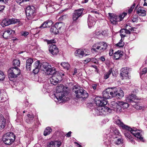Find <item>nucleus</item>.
<instances>
[{
	"instance_id": "nucleus-1",
	"label": "nucleus",
	"mask_w": 147,
	"mask_h": 147,
	"mask_svg": "<svg viewBox=\"0 0 147 147\" xmlns=\"http://www.w3.org/2000/svg\"><path fill=\"white\" fill-rule=\"evenodd\" d=\"M34 69L33 72L34 74H37L40 69L48 75L52 74L53 69L51 65L47 62H43L42 63L40 61H36L34 65Z\"/></svg>"
},
{
	"instance_id": "nucleus-2",
	"label": "nucleus",
	"mask_w": 147,
	"mask_h": 147,
	"mask_svg": "<svg viewBox=\"0 0 147 147\" xmlns=\"http://www.w3.org/2000/svg\"><path fill=\"white\" fill-rule=\"evenodd\" d=\"M130 128L131 129V130H129L128 129H124L125 130L124 132V134L127 140L135 144L133 138L131 135V134H132L138 139L140 141H143V138L140 132V131L137 130L134 127L133 128L130 127Z\"/></svg>"
},
{
	"instance_id": "nucleus-3",
	"label": "nucleus",
	"mask_w": 147,
	"mask_h": 147,
	"mask_svg": "<svg viewBox=\"0 0 147 147\" xmlns=\"http://www.w3.org/2000/svg\"><path fill=\"white\" fill-rule=\"evenodd\" d=\"M107 44L105 42H97L92 45L91 50L93 53H101L104 52L107 49Z\"/></svg>"
},
{
	"instance_id": "nucleus-4",
	"label": "nucleus",
	"mask_w": 147,
	"mask_h": 147,
	"mask_svg": "<svg viewBox=\"0 0 147 147\" xmlns=\"http://www.w3.org/2000/svg\"><path fill=\"white\" fill-rule=\"evenodd\" d=\"M111 106L112 109L118 113H120L122 111L121 107L123 109H126L129 107V105L127 102H119L118 103L114 101H112Z\"/></svg>"
},
{
	"instance_id": "nucleus-5",
	"label": "nucleus",
	"mask_w": 147,
	"mask_h": 147,
	"mask_svg": "<svg viewBox=\"0 0 147 147\" xmlns=\"http://www.w3.org/2000/svg\"><path fill=\"white\" fill-rule=\"evenodd\" d=\"M16 136L12 132H9L5 134L3 137L4 143L7 145H10L14 141Z\"/></svg>"
},
{
	"instance_id": "nucleus-6",
	"label": "nucleus",
	"mask_w": 147,
	"mask_h": 147,
	"mask_svg": "<svg viewBox=\"0 0 147 147\" xmlns=\"http://www.w3.org/2000/svg\"><path fill=\"white\" fill-rule=\"evenodd\" d=\"M51 78H50L51 84L55 85L59 82L60 80L62 79V76L64 75V73H59L58 72L54 71Z\"/></svg>"
},
{
	"instance_id": "nucleus-7",
	"label": "nucleus",
	"mask_w": 147,
	"mask_h": 147,
	"mask_svg": "<svg viewBox=\"0 0 147 147\" xmlns=\"http://www.w3.org/2000/svg\"><path fill=\"white\" fill-rule=\"evenodd\" d=\"M127 14V13H123L120 14L119 16H117L111 13H109L110 21L111 23L113 24L115 23L116 22H119L122 20Z\"/></svg>"
},
{
	"instance_id": "nucleus-8",
	"label": "nucleus",
	"mask_w": 147,
	"mask_h": 147,
	"mask_svg": "<svg viewBox=\"0 0 147 147\" xmlns=\"http://www.w3.org/2000/svg\"><path fill=\"white\" fill-rule=\"evenodd\" d=\"M64 24L62 22L56 23L54 26L50 28V31L51 33L57 34L59 31H61L63 29Z\"/></svg>"
},
{
	"instance_id": "nucleus-9",
	"label": "nucleus",
	"mask_w": 147,
	"mask_h": 147,
	"mask_svg": "<svg viewBox=\"0 0 147 147\" xmlns=\"http://www.w3.org/2000/svg\"><path fill=\"white\" fill-rule=\"evenodd\" d=\"M8 74L9 78H16L20 75V72L18 68L13 67L10 68L8 70Z\"/></svg>"
},
{
	"instance_id": "nucleus-10",
	"label": "nucleus",
	"mask_w": 147,
	"mask_h": 147,
	"mask_svg": "<svg viewBox=\"0 0 147 147\" xmlns=\"http://www.w3.org/2000/svg\"><path fill=\"white\" fill-rule=\"evenodd\" d=\"M26 13L27 18L31 20L35 15V9L34 6H28L26 9Z\"/></svg>"
},
{
	"instance_id": "nucleus-11",
	"label": "nucleus",
	"mask_w": 147,
	"mask_h": 147,
	"mask_svg": "<svg viewBox=\"0 0 147 147\" xmlns=\"http://www.w3.org/2000/svg\"><path fill=\"white\" fill-rule=\"evenodd\" d=\"M84 10V9L80 8L74 11V12L72 13V16L73 23H76L78 19L82 17L83 15V12Z\"/></svg>"
},
{
	"instance_id": "nucleus-12",
	"label": "nucleus",
	"mask_w": 147,
	"mask_h": 147,
	"mask_svg": "<svg viewBox=\"0 0 147 147\" xmlns=\"http://www.w3.org/2000/svg\"><path fill=\"white\" fill-rule=\"evenodd\" d=\"M78 90H76L75 92L76 94V97L77 98H85L88 96V94L87 92L82 88H79Z\"/></svg>"
},
{
	"instance_id": "nucleus-13",
	"label": "nucleus",
	"mask_w": 147,
	"mask_h": 147,
	"mask_svg": "<svg viewBox=\"0 0 147 147\" xmlns=\"http://www.w3.org/2000/svg\"><path fill=\"white\" fill-rule=\"evenodd\" d=\"M95 103L98 107L105 106L107 103V100L104 99L102 97H96L95 98Z\"/></svg>"
},
{
	"instance_id": "nucleus-14",
	"label": "nucleus",
	"mask_w": 147,
	"mask_h": 147,
	"mask_svg": "<svg viewBox=\"0 0 147 147\" xmlns=\"http://www.w3.org/2000/svg\"><path fill=\"white\" fill-rule=\"evenodd\" d=\"M118 117L117 116H116L114 119V122L118 125L119 126L121 127L123 129H128L130 130L131 129L130 127L129 126L125 125L119 119H118Z\"/></svg>"
},
{
	"instance_id": "nucleus-15",
	"label": "nucleus",
	"mask_w": 147,
	"mask_h": 147,
	"mask_svg": "<svg viewBox=\"0 0 147 147\" xmlns=\"http://www.w3.org/2000/svg\"><path fill=\"white\" fill-rule=\"evenodd\" d=\"M67 92L66 91H63V92H56L54 95L57 99L59 101L65 100Z\"/></svg>"
},
{
	"instance_id": "nucleus-16",
	"label": "nucleus",
	"mask_w": 147,
	"mask_h": 147,
	"mask_svg": "<svg viewBox=\"0 0 147 147\" xmlns=\"http://www.w3.org/2000/svg\"><path fill=\"white\" fill-rule=\"evenodd\" d=\"M110 133L108 134V136L110 138H113V136H117L120 134L119 130L115 127L111 126L110 128Z\"/></svg>"
},
{
	"instance_id": "nucleus-17",
	"label": "nucleus",
	"mask_w": 147,
	"mask_h": 147,
	"mask_svg": "<svg viewBox=\"0 0 147 147\" xmlns=\"http://www.w3.org/2000/svg\"><path fill=\"white\" fill-rule=\"evenodd\" d=\"M138 98L135 95H129L126 97V100L128 102L138 103L139 102Z\"/></svg>"
},
{
	"instance_id": "nucleus-18",
	"label": "nucleus",
	"mask_w": 147,
	"mask_h": 147,
	"mask_svg": "<svg viewBox=\"0 0 147 147\" xmlns=\"http://www.w3.org/2000/svg\"><path fill=\"white\" fill-rule=\"evenodd\" d=\"M118 136H113V138H111L109 139V141L110 142L111 144L114 145H119L122 143L123 139L119 138L117 139Z\"/></svg>"
},
{
	"instance_id": "nucleus-19",
	"label": "nucleus",
	"mask_w": 147,
	"mask_h": 147,
	"mask_svg": "<svg viewBox=\"0 0 147 147\" xmlns=\"http://www.w3.org/2000/svg\"><path fill=\"white\" fill-rule=\"evenodd\" d=\"M130 26L129 24H127L125 26V29H122L120 31L121 33L120 35L121 37H124L126 36V34H130V32L129 30H131L132 28H130Z\"/></svg>"
},
{
	"instance_id": "nucleus-20",
	"label": "nucleus",
	"mask_w": 147,
	"mask_h": 147,
	"mask_svg": "<svg viewBox=\"0 0 147 147\" xmlns=\"http://www.w3.org/2000/svg\"><path fill=\"white\" fill-rule=\"evenodd\" d=\"M13 32L14 33V31L12 30L10 28L6 30L3 33L2 36L5 39L10 38L12 36Z\"/></svg>"
},
{
	"instance_id": "nucleus-21",
	"label": "nucleus",
	"mask_w": 147,
	"mask_h": 147,
	"mask_svg": "<svg viewBox=\"0 0 147 147\" xmlns=\"http://www.w3.org/2000/svg\"><path fill=\"white\" fill-rule=\"evenodd\" d=\"M49 51L53 55H57L59 52V49L57 47L56 45L52 44L50 45Z\"/></svg>"
},
{
	"instance_id": "nucleus-22",
	"label": "nucleus",
	"mask_w": 147,
	"mask_h": 147,
	"mask_svg": "<svg viewBox=\"0 0 147 147\" xmlns=\"http://www.w3.org/2000/svg\"><path fill=\"white\" fill-rule=\"evenodd\" d=\"M75 54L76 56L80 57H82L83 56H86L90 55L89 54H86L83 50L80 49L76 50L75 52Z\"/></svg>"
},
{
	"instance_id": "nucleus-23",
	"label": "nucleus",
	"mask_w": 147,
	"mask_h": 147,
	"mask_svg": "<svg viewBox=\"0 0 147 147\" xmlns=\"http://www.w3.org/2000/svg\"><path fill=\"white\" fill-rule=\"evenodd\" d=\"M95 23L94 18L91 15H89L88 18V24L89 28L93 26Z\"/></svg>"
},
{
	"instance_id": "nucleus-24",
	"label": "nucleus",
	"mask_w": 147,
	"mask_h": 147,
	"mask_svg": "<svg viewBox=\"0 0 147 147\" xmlns=\"http://www.w3.org/2000/svg\"><path fill=\"white\" fill-rule=\"evenodd\" d=\"M109 92L110 98L116 97V93L117 92V89L116 88H108Z\"/></svg>"
},
{
	"instance_id": "nucleus-25",
	"label": "nucleus",
	"mask_w": 147,
	"mask_h": 147,
	"mask_svg": "<svg viewBox=\"0 0 147 147\" xmlns=\"http://www.w3.org/2000/svg\"><path fill=\"white\" fill-rule=\"evenodd\" d=\"M130 69L127 67H124L121 69L120 75L121 76L127 77L128 75Z\"/></svg>"
},
{
	"instance_id": "nucleus-26",
	"label": "nucleus",
	"mask_w": 147,
	"mask_h": 147,
	"mask_svg": "<svg viewBox=\"0 0 147 147\" xmlns=\"http://www.w3.org/2000/svg\"><path fill=\"white\" fill-rule=\"evenodd\" d=\"M53 22L51 20H47L43 23L39 27V28H46L49 27L51 26L53 24Z\"/></svg>"
},
{
	"instance_id": "nucleus-27",
	"label": "nucleus",
	"mask_w": 147,
	"mask_h": 147,
	"mask_svg": "<svg viewBox=\"0 0 147 147\" xmlns=\"http://www.w3.org/2000/svg\"><path fill=\"white\" fill-rule=\"evenodd\" d=\"M102 110L101 111V115L108 114L109 113H110L111 112V110H113L112 109H111L108 107L104 106H102ZM111 108H112V107Z\"/></svg>"
},
{
	"instance_id": "nucleus-28",
	"label": "nucleus",
	"mask_w": 147,
	"mask_h": 147,
	"mask_svg": "<svg viewBox=\"0 0 147 147\" xmlns=\"http://www.w3.org/2000/svg\"><path fill=\"white\" fill-rule=\"evenodd\" d=\"M33 62V59L31 58L27 60L26 63V68L27 70H30L31 66Z\"/></svg>"
},
{
	"instance_id": "nucleus-29",
	"label": "nucleus",
	"mask_w": 147,
	"mask_h": 147,
	"mask_svg": "<svg viewBox=\"0 0 147 147\" xmlns=\"http://www.w3.org/2000/svg\"><path fill=\"white\" fill-rule=\"evenodd\" d=\"M108 88L107 89L105 90L104 91L102 92L103 97L104 99L107 100L110 98L109 92Z\"/></svg>"
},
{
	"instance_id": "nucleus-30",
	"label": "nucleus",
	"mask_w": 147,
	"mask_h": 147,
	"mask_svg": "<svg viewBox=\"0 0 147 147\" xmlns=\"http://www.w3.org/2000/svg\"><path fill=\"white\" fill-rule=\"evenodd\" d=\"M137 12L140 16H142L146 15V11L145 10L141 8H138L137 11Z\"/></svg>"
},
{
	"instance_id": "nucleus-31",
	"label": "nucleus",
	"mask_w": 147,
	"mask_h": 147,
	"mask_svg": "<svg viewBox=\"0 0 147 147\" xmlns=\"http://www.w3.org/2000/svg\"><path fill=\"white\" fill-rule=\"evenodd\" d=\"M117 92L116 93V97L119 98H121L123 97L124 95V93L123 91L120 88L117 89Z\"/></svg>"
},
{
	"instance_id": "nucleus-32",
	"label": "nucleus",
	"mask_w": 147,
	"mask_h": 147,
	"mask_svg": "<svg viewBox=\"0 0 147 147\" xmlns=\"http://www.w3.org/2000/svg\"><path fill=\"white\" fill-rule=\"evenodd\" d=\"M60 144L57 142H51L47 145V147H59Z\"/></svg>"
},
{
	"instance_id": "nucleus-33",
	"label": "nucleus",
	"mask_w": 147,
	"mask_h": 147,
	"mask_svg": "<svg viewBox=\"0 0 147 147\" xmlns=\"http://www.w3.org/2000/svg\"><path fill=\"white\" fill-rule=\"evenodd\" d=\"M5 120L3 116H1L0 117V127L2 129H3L5 127Z\"/></svg>"
},
{
	"instance_id": "nucleus-34",
	"label": "nucleus",
	"mask_w": 147,
	"mask_h": 147,
	"mask_svg": "<svg viewBox=\"0 0 147 147\" xmlns=\"http://www.w3.org/2000/svg\"><path fill=\"white\" fill-rule=\"evenodd\" d=\"M52 131V129L49 127H47L45 129L43 135L44 136H46L48 135H49Z\"/></svg>"
},
{
	"instance_id": "nucleus-35",
	"label": "nucleus",
	"mask_w": 147,
	"mask_h": 147,
	"mask_svg": "<svg viewBox=\"0 0 147 147\" xmlns=\"http://www.w3.org/2000/svg\"><path fill=\"white\" fill-rule=\"evenodd\" d=\"M123 55L121 53L120 51H118L114 54V58L115 59H118L121 57Z\"/></svg>"
},
{
	"instance_id": "nucleus-36",
	"label": "nucleus",
	"mask_w": 147,
	"mask_h": 147,
	"mask_svg": "<svg viewBox=\"0 0 147 147\" xmlns=\"http://www.w3.org/2000/svg\"><path fill=\"white\" fill-rule=\"evenodd\" d=\"M27 116L28 118L26 119V121L28 123H30L32 120H33L34 117V115L32 114L31 115H30L29 114H28Z\"/></svg>"
},
{
	"instance_id": "nucleus-37",
	"label": "nucleus",
	"mask_w": 147,
	"mask_h": 147,
	"mask_svg": "<svg viewBox=\"0 0 147 147\" xmlns=\"http://www.w3.org/2000/svg\"><path fill=\"white\" fill-rule=\"evenodd\" d=\"M65 87L62 84H60L59 86L57 87L56 92H63V91H65L63 90Z\"/></svg>"
},
{
	"instance_id": "nucleus-38",
	"label": "nucleus",
	"mask_w": 147,
	"mask_h": 147,
	"mask_svg": "<svg viewBox=\"0 0 147 147\" xmlns=\"http://www.w3.org/2000/svg\"><path fill=\"white\" fill-rule=\"evenodd\" d=\"M102 106L97 107L94 110L96 112V113L97 115H101V111L102 110Z\"/></svg>"
},
{
	"instance_id": "nucleus-39",
	"label": "nucleus",
	"mask_w": 147,
	"mask_h": 147,
	"mask_svg": "<svg viewBox=\"0 0 147 147\" xmlns=\"http://www.w3.org/2000/svg\"><path fill=\"white\" fill-rule=\"evenodd\" d=\"M11 24L9 19H5L3 20L2 25L3 26H7Z\"/></svg>"
},
{
	"instance_id": "nucleus-40",
	"label": "nucleus",
	"mask_w": 147,
	"mask_h": 147,
	"mask_svg": "<svg viewBox=\"0 0 147 147\" xmlns=\"http://www.w3.org/2000/svg\"><path fill=\"white\" fill-rule=\"evenodd\" d=\"M61 65L63 68L67 70H68L70 67V65L67 62H62Z\"/></svg>"
},
{
	"instance_id": "nucleus-41",
	"label": "nucleus",
	"mask_w": 147,
	"mask_h": 147,
	"mask_svg": "<svg viewBox=\"0 0 147 147\" xmlns=\"http://www.w3.org/2000/svg\"><path fill=\"white\" fill-rule=\"evenodd\" d=\"M112 72V70L111 69H109V71L107 72L105 74V76H104V78L105 79H107V78H108L109 77V76H110V74H111Z\"/></svg>"
},
{
	"instance_id": "nucleus-42",
	"label": "nucleus",
	"mask_w": 147,
	"mask_h": 147,
	"mask_svg": "<svg viewBox=\"0 0 147 147\" xmlns=\"http://www.w3.org/2000/svg\"><path fill=\"white\" fill-rule=\"evenodd\" d=\"M13 64L15 66H19L20 65V61L19 60L15 59L13 61Z\"/></svg>"
},
{
	"instance_id": "nucleus-43",
	"label": "nucleus",
	"mask_w": 147,
	"mask_h": 147,
	"mask_svg": "<svg viewBox=\"0 0 147 147\" xmlns=\"http://www.w3.org/2000/svg\"><path fill=\"white\" fill-rule=\"evenodd\" d=\"M10 22H11V24H15L19 22V20L16 19H15L13 18L9 19Z\"/></svg>"
},
{
	"instance_id": "nucleus-44",
	"label": "nucleus",
	"mask_w": 147,
	"mask_h": 147,
	"mask_svg": "<svg viewBox=\"0 0 147 147\" xmlns=\"http://www.w3.org/2000/svg\"><path fill=\"white\" fill-rule=\"evenodd\" d=\"M124 43L123 42L122 39L120 40V41L118 43L116 44L117 46H119L120 47H122L124 46Z\"/></svg>"
},
{
	"instance_id": "nucleus-45",
	"label": "nucleus",
	"mask_w": 147,
	"mask_h": 147,
	"mask_svg": "<svg viewBox=\"0 0 147 147\" xmlns=\"http://www.w3.org/2000/svg\"><path fill=\"white\" fill-rule=\"evenodd\" d=\"M129 37L131 40H133L136 38V36L133 33L130 34Z\"/></svg>"
},
{
	"instance_id": "nucleus-46",
	"label": "nucleus",
	"mask_w": 147,
	"mask_h": 147,
	"mask_svg": "<svg viewBox=\"0 0 147 147\" xmlns=\"http://www.w3.org/2000/svg\"><path fill=\"white\" fill-rule=\"evenodd\" d=\"M5 78V76L3 73L0 71V80H3Z\"/></svg>"
},
{
	"instance_id": "nucleus-47",
	"label": "nucleus",
	"mask_w": 147,
	"mask_h": 147,
	"mask_svg": "<svg viewBox=\"0 0 147 147\" xmlns=\"http://www.w3.org/2000/svg\"><path fill=\"white\" fill-rule=\"evenodd\" d=\"M56 42V40H47V43L48 44H51V45L53 43H55Z\"/></svg>"
},
{
	"instance_id": "nucleus-48",
	"label": "nucleus",
	"mask_w": 147,
	"mask_h": 147,
	"mask_svg": "<svg viewBox=\"0 0 147 147\" xmlns=\"http://www.w3.org/2000/svg\"><path fill=\"white\" fill-rule=\"evenodd\" d=\"M134 105V108L136 109L137 110H141L142 108V107L139 105L137 104H136Z\"/></svg>"
},
{
	"instance_id": "nucleus-49",
	"label": "nucleus",
	"mask_w": 147,
	"mask_h": 147,
	"mask_svg": "<svg viewBox=\"0 0 147 147\" xmlns=\"http://www.w3.org/2000/svg\"><path fill=\"white\" fill-rule=\"evenodd\" d=\"M138 16H134L132 18V21L133 22H136L138 20Z\"/></svg>"
},
{
	"instance_id": "nucleus-50",
	"label": "nucleus",
	"mask_w": 147,
	"mask_h": 147,
	"mask_svg": "<svg viewBox=\"0 0 147 147\" xmlns=\"http://www.w3.org/2000/svg\"><path fill=\"white\" fill-rule=\"evenodd\" d=\"M147 73V68H144L143 70L140 73V74L143 75Z\"/></svg>"
},
{
	"instance_id": "nucleus-51",
	"label": "nucleus",
	"mask_w": 147,
	"mask_h": 147,
	"mask_svg": "<svg viewBox=\"0 0 147 147\" xmlns=\"http://www.w3.org/2000/svg\"><path fill=\"white\" fill-rule=\"evenodd\" d=\"M29 34V33L27 32H23L22 33V35L25 37L26 36Z\"/></svg>"
},
{
	"instance_id": "nucleus-52",
	"label": "nucleus",
	"mask_w": 147,
	"mask_h": 147,
	"mask_svg": "<svg viewBox=\"0 0 147 147\" xmlns=\"http://www.w3.org/2000/svg\"><path fill=\"white\" fill-rule=\"evenodd\" d=\"M8 0H0V2L1 3H3L5 4H8Z\"/></svg>"
},
{
	"instance_id": "nucleus-53",
	"label": "nucleus",
	"mask_w": 147,
	"mask_h": 147,
	"mask_svg": "<svg viewBox=\"0 0 147 147\" xmlns=\"http://www.w3.org/2000/svg\"><path fill=\"white\" fill-rule=\"evenodd\" d=\"M16 1L19 4H20L21 3L24 2L23 0H16Z\"/></svg>"
},
{
	"instance_id": "nucleus-54",
	"label": "nucleus",
	"mask_w": 147,
	"mask_h": 147,
	"mask_svg": "<svg viewBox=\"0 0 147 147\" xmlns=\"http://www.w3.org/2000/svg\"><path fill=\"white\" fill-rule=\"evenodd\" d=\"M91 61V59L89 58H87L86 59L84 60V61L85 63V64L87 63L88 62H90Z\"/></svg>"
},
{
	"instance_id": "nucleus-55",
	"label": "nucleus",
	"mask_w": 147,
	"mask_h": 147,
	"mask_svg": "<svg viewBox=\"0 0 147 147\" xmlns=\"http://www.w3.org/2000/svg\"><path fill=\"white\" fill-rule=\"evenodd\" d=\"M90 13H93L97 14H98V12L97 11L95 10L91 11H90Z\"/></svg>"
},
{
	"instance_id": "nucleus-56",
	"label": "nucleus",
	"mask_w": 147,
	"mask_h": 147,
	"mask_svg": "<svg viewBox=\"0 0 147 147\" xmlns=\"http://www.w3.org/2000/svg\"><path fill=\"white\" fill-rule=\"evenodd\" d=\"M100 58L102 61H104L105 60V58L103 56H102Z\"/></svg>"
},
{
	"instance_id": "nucleus-57",
	"label": "nucleus",
	"mask_w": 147,
	"mask_h": 147,
	"mask_svg": "<svg viewBox=\"0 0 147 147\" xmlns=\"http://www.w3.org/2000/svg\"><path fill=\"white\" fill-rule=\"evenodd\" d=\"M113 50L112 49L111 50L109 51V55L110 56H112L113 53Z\"/></svg>"
},
{
	"instance_id": "nucleus-58",
	"label": "nucleus",
	"mask_w": 147,
	"mask_h": 147,
	"mask_svg": "<svg viewBox=\"0 0 147 147\" xmlns=\"http://www.w3.org/2000/svg\"><path fill=\"white\" fill-rule=\"evenodd\" d=\"M5 6L3 5H0V11H1L3 10Z\"/></svg>"
},
{
	"instance_id": "nucleus-59",
	"label": "nucleus",
	"mask_w": 147,
	"mask_h": 147,
	"mask_svg": "<svg viewBox=\"0 0 147 147\" xmlns=\"http://www.w3.org/2000/svg\"><path fill=\"white\" fill-rule=\"evenodd\" d=\"M71 133V131H69L66 134V136L67 137H70V136Z\"/></svg>"
},
{
	"instance_id": "nucleus-60",
	"label": "nucleus",
	"mask_w": 147,
	"mask_h": 147,
	"mask_svg": "<svg viewBox=\"0 0 147 147\" xmlns=\"http://www.w3.org/2000/svg\"><path fill=\"white\" fill-rule=\"evenodd\" d=\"M80 87H78V86H74V89H75L76 90H78V89L79 88H80Z\"/></svg>"
},
{
	"instance_id": "nucleus-61",
	"label": "nucleus",
	"mask_w": 147,
	"mask_h": 147,
	"mask_svg": "<svg viewBox=\"0 0 147 147\" xmlns=\"http://www.w3.org/2000/svg\"><path fill=\"white\" fill-rule=\"evenodd\" d=\"M96 84H93L92 86V87L95 90L96 88Z\"/></svg>"
},
{
	"instance_id": "nucleus-62",
	"label": "nucleus",
	"mask_w": 147,
	"mask_h": 147,
	"mask_svg": "<svg viewBox=\"0 0 147 147\" xmlns=\"http://www.w3.org/2000/svg\"><path fill=\"white\" fill-rule=\"evenodd\" d=\"M130 28H132V29H131V30H130V31H136V28H131L130 26Z\"/></svg>"
},
{
	"instance_id": "nucleus-63",
	"label": "nucleus",
	"mask_w": 147,
	"mask_h": 147,
	"mask_svg": "<svg viewBox=\"0 0 147 147\" xmlns=\"http://www.w3.org/2000/svg\"><path fill=\"white\" fill-rule=\"evenodd\" d=\"M143 5L147 6V0H144V3Z\"/></svg>"
},
{
	"instance_id": "nucleus-64",
	"label": "nucleus",
	"mask_w": 147,
	"mask_h": 147,
	"mask_svg": "<svg viewBox=\"0 0 147 147\" xmlns=\"http://www.w3.org/2000/svg\"><path fill=\"white\" fill-rule=\"evenodd\" d=\"M132 11H133V10L132 9L130 8L128 10L129 14L130 13L132 12Z\"/></svg>"
}]
</instances>
